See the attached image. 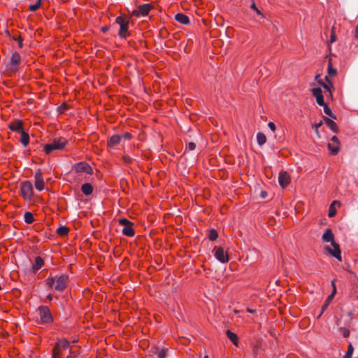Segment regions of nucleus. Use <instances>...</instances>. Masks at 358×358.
Here are the masks:
<instances>
[{"instance_id": "nucleus-1", "label": "nucleus", "mask_w": 358, "mask_h": 358, "mask_svg": "<svg viewBox=\"0 0 358 358\" xmlns=\"http://www.w3.org/2000/svg\"><path fill=\"white\" fill-rule=\"evenodd\" d=\"M69 278L66 275H62L59 277L49 276L46 280V284L49 288H55L59 292L64 291L67 285Z\"/></svg>"}, {"instance_id": "nucleus-2", "label": "nucleus", "mask_w": 358, "mask_h": 358, "mask_svg": "<svg viewBox=\"0 0 358 358\" xmlns=\"http://www.w3.org/2000/svg\"><path fill=\"white\" fill-rule=\"evenodd\" d=\"M68 141L64 138H54L51 143L46 144L44 147V150L47 154H50L55 150L64 149Z\"/></svg>"}, {"instance_id": "nucleus-3", "label": "nucleus", "mask_w": 358, "mask_h": 358, "mask_svg": "<svg viewBox=\"0 0 358 358\" xmlns=\"http://www.w3.org/2000/svg\"><path fill=\"white\" fill-rule=\"evenodd\" d=\"M120 224L122 225L124 227L122 229V233L127 236H134L135 234V231L133 228L134 224L128 220L126 218H122L119 220Z\"/></svg>"}, {"instance_id": "nucleus-4", "label": "nucleus", "mask_w": 358, "mask_h": 358, "mask_svg": "<svg viewBox=\"0 0 358 358\" xmlns=\"http://www.w3.org/2000/svg\"><path fill=\"white\" fill-rule=\"evenodd\" d=\"M69 345L70 343L67 340L59 341L53 348L52 358H60V351L68 349Z\"/></svg>"}, {"instance_id": "nucleus-5", "label": "nucleus", "mask_w": 358, "mask_h": 358, "mask_svg": "<svg viewBox=\"0 0 358 358\" xmlns=\"http://www.w3.org/2000/svg\"><path fill=\"white\" fill-rule=\"evenodd\" d=\"M39 316L43 323H50L52 322L53 318L50 310L47 306H41L38 308Z\"/></svg>"}, {"instance_id": "nucleus-6", "label": "nucleus", "mask_w": 358, "mask_h": 358, "mask_svg": "<svg viewBox=\"0 0 358 358\" xmlns=\"http://www.w3.org/2000/svg\"><path fill=\"white\" fill-rule=\"evenodd\" d=\"M21 194L24 199L30 200L33 194L32 184L29 181H24L21 185Z\"/></svg>"}, {"instance_id": "nucleus-7", "label": "nucleus", "mask_w": 358, "mask_h": 358, "mask_svg": "<svg viewBox=\"0 0 358 358\" xmlns=\"http://www.w3.org/2000/svg\"><path fill=\"white\" fill-rule=\"evenodd\" d=\"M115 22L120 25L119 35L122 38H126L128 30V20L122 16H119L116 18Z\"/></svg>"}, {"instance_id": "nucleus-8", "label": "nucleus", "mask_w": 358, "mask_h": 358, "mask_svg": "<svg viewBox=\"0 0 358 358\" xmlns=\"http://www.w3.org/2000/svg\"><path fill=\"white\" fill-rule=\"evenodd\" d=\"M21 57L20 55L15 52L12 54L10 62L6 65V69L11 71H16L17 66L20 64Z\"/></svg>"}, {"instance_id": "nucleus-9", "label": "nucleus", "mask_w": 358, "mask_h": 358, "mask_svg": "<svg viewBox=\"0 0 358 358\" xmlns=\"http://www.w3.org/2000/svg\"><path fill=\"white\" fill-rule=\"evenodd\" d=\"M215 258L221 263H226L229 261L228 254L221 247H215L213 249Z\"/></svg>"}, {"instance_id": "nucleus-10", "label": "nucleus", "mask_w": 358, "mask_h": 358, "mask_svg": "<svg viewBox=\"0 0 358 358\" xmlns=\"http://www.w3.org/2000/svg\"><path fill=\"white\" fill-rule=\"evenodd\" d=\"M331 245L333 246V248H331L329 246H327L325 247V250L328 252V253L336 258L338 261H341V251L340 250L339 245L336 242H333Z\"/></svg>"}, {"instance_id": "nucleus-11", "label": "nucleus", "mask_w": 358, "mask_h": 358, "mask_svg": "<svg viewBox=\"0 0 358 358\" xmlns=\"http://www.w3.org/2000/svg\"><path fill=\"white\" fill-rule=\"evenodd\" d=\"M34 185L39 191L44 189V180L40 169H38L34 173Z\"/></svg>"}, {"instance_id": "nucleus-12", "label": "nucleus", "mask_w": 358, "mask_h": 358, "mask_svg": "<svg viewBox=\"0 0 358 358\" xmlns=\"http://www.w3.org/2000/svg\"><path fill=\"white\" fill-rule=\"evenodd\" d=\"M331 143L328 144V148L333 155H336L340 150V141L336 136L331 137Z\"/></svg>"}, {"instance_id": "nucleus-13", "label": "nucleus", "mask_w": 358, "mask_h": 358, "mask_svg": "<svg viewBox=\"0 0 358 358\" xmlns=\"http://www.w3.org/2000/svg\"><path fill=\"white\" fill-rule=\"evenodd\" d=\"M278 182L280 185L285 188L290 182L289 174L286 171H281L279 173Z\"/></svg>"}, {"instance_id": "nucleus-14", "label": "nucleus", "mask_w": 358, "mask_h": 358, "mask_svg": "<svg viewBox=\"0 0 358 358\" xmlns=\"http://www.w3.org/2000/svg\"><path fill=\"white\" fill-rule=\"evenodd\" d=\"M75 170L77 173H90L91 171V167L89 164H87L86 162H82L77 163L75 165Z\"/></svg>"}, {"instance_id": "nucleus-15", "label": "nucleus", "mask_w": 358, "mask_h": 358, "mask_svg": "<svg viewBox=\"0 0 358 358\" xmlns=\"http://www.w3.org/2000/svg\"><path fill=\"white\" fill-rule=\"evenodd\" d=\"M331 285L333 287L332 293L330 295H329L328 297L327 298L324 304L322 307V310H321V313H320V316L323 313V312L325 310V309L328 307L329 304L330 303V302L334 297V295L336 292V287L334 281H331Z\"/></svg>"}, {"instance_id": "nucleus-16", "label": "nucleus", "mask_w": 358, "mask_h": 358, "mask_svg": "<svg viewBox=\"0 0 358 358\" xmlns=\"http://www.w3.org/2000/svg\"><path fill=\"white\" fill-rule=\"evenodd\" d=\"M9 129L13 131H16L18 133H21L23 131L22 130V122L21 120H15V122H11L9 126Z\"/></svg>"}, {"instance_id": "nucleus-17", "label": "nucleus", "mask_w": 358, "mask_h": 358, "mask_svg": "<svg viewBox=\"0 0 358 358\" xmlns=\"http://www.w3.org/2000/svg\"><path fill=\"white\" fill-rule=\"evenodd\" d=\"M167 348H152L151 352L157 356V358H165L166 356Z\"/></svg>"}, {"instance_id": "nucleus-18", "label": "nucleus", "mask_w": 358, "mask_h": 358, "mask_svg": "<svg viewBox=\"0 0 358 358\" xmlns=\"http://www.w3.org/2000/svg\"><path fill=\"white\" fill-rule=\"evenodd\" d=\"M122 137L119 135H113L108 141V145L110 148H115L121 141Z\"/></svg>"}, {"instance_id": "nucleus-19", "label": "nucleus", "mask_w": 358, "mask_h": 358, "mask_svg": "<svg viewBox=\"0 0 358 358\" xmlns=\"http://www.w3.org/2000/svg\"><path fill=\"white\" fill-rule=\"evenodd\" d=\"M334 234L332 233V231L330 229H327L322 235V239L324 242H331V243L333 242H335L334 241Z\"/></svg>"}, {"instance_id": "nucleus-20", "label": "nucleus", "mask_w": 358, "mask_h": 358, "mask_svg": "<svg viewBox=\"0 0 358 358\" xmlns=\"http://www.w3.org/2000/svg\"><path fill=\"white\" fill-rule=\"evenodd\" d=\"M175 20L182 24H188L189 19L188 16L183 13H178L175 16Z\"/></svg>"}, {"instance_id": "nucleus-21", "label": "nucleus", "mask_w": 358, "mask_h": 358, "mask_svg": "<svg viewBox=\"0 0 358 358\" xmlns=\"http://www.w3.org/2000/svg\"><path fill=\"white\" fill-rule=\"evenodd\" d=\"M324 120L326 123V124L328 126V127L334 133H338V129L336 124L331 119L324 117Z\"/></svg>"}, {"instance_id": "nucleus-22", "label": "nucleus", "mask_w": 358, "mask_h": 358, "mask_svg": "<svg viewBox=\"0 0 358 358\" xmlns=\"http://www.w3.org/2000/svg\"><path fill=\"white\" fill-rule=\"evenodd\" d=\"M44 264V261L41 257H37L35 259V263L32 265V271L36 273Z\"/></svg>"}, {"instance_id": "nucleus-23", "label": "nucleus", "mask_w": 358, "mask_h": 358, "mask_svg": "<svg viewBox=\"0 0 358 358\" xmlns=\"http://www.w3.org/2000/svg\"><path fill=\"white\" fill-rule=\"evenodd\" d=\"M151 8H152L151 5L148 4V3L139 6L138 10H139L140 15H141L143 16L147 15L149 13Z\"/></svg>"}, {"instance_id": "nucleus-24", "label": "nucleus", "mask_w": 358, "mask_h": 358, "mask_svg": "<svg viewBox=\"0 0 358 358\" xmlns=\"http://www.w3.org/2000/svg\"><path fill=\"white\" fill-rule=\"evenodd\" d=\"M81 190L85 195L89 196L92 193L93 187L90 183H84L81 187Z\"/></svg>"}, {"instance_id": "nucleus-25", "label": "nucleus", "mask_w": 358, "mask_h": 358, "mask_svg": "<svg viewBox=\"0 0 358 358\" xmlns=\"http://www.w3.org/2000/svg\"><path fill=\"white\" fill-rule=\"evenodd\" d=\"M20 134H21L20 142L24 147H26L29 144V134L24 131H22Z\"/></svg>"}, {"instance_id": "nucleus-26", "label": "nucleus", "mask_w": 358, "mask_h": 358, "mask_svg": "<svg viewBox=\"0 0 358 358\" xmlns=\"http://www.w3.org/2000/svg\"><path fill=\"white\" fill-rule=\"evenodd\" d=\"M226 334L229 339L231 340V341L235 345H238V336L236 334L231 332L230 330H227L226 332Z\"/></svg>"}, {"instance_id": "nucleus-27", "label": "nucleus", "mask_w": 358, "mask_h": 358, "mask_svg": "<svg viewBox=\"0 0 358 358\" xmlns=\"http://www.w3.org/2000/svg\"><path fill=\"white\" fill-rule=\"evenodd\" d=\"M257 141L259 145H263L266 141V137L263 133L259 132L257 134Z\"/></svg>"}, {"instance_id": "nucleus-28", "label": "nucleus", "mask_w": 358, "mask_h": 358, "mask_svg": "<svg viewBox=\"0 0 358 358\" xmlns=\"http://www.w3.org/2000/svg\"><path fill=\"white\" fill-rule=\"evenodd\" d=\"M318 83L323 87L324 89L329 92L330 96L332 95L331 89L333 87V85L331 83H324L322 80H319Z\"/></svg>"}, {"instance_id": "nucleus-29", "label": "nucleus", "mask_w": 358, "mask_h": 358, "mask_svg": "<svg viewBox=\"0 0 358 358\" xmlns=\"http://www.w3.org/2000/svg\"><path fill=\"white\" fill-rule=\"evenodd\" d=\"M69 231V229L65 226H60L57 229V233L59 236H66L68 234Z\"/></svg>"}, {"instance_id": "nucleus-30", "label": "nucleus", "mask_w": 358, "mask_h": 358, "mask_svg": "<svg viewBox=\"0 0 358 358\" xmlns=\"http://www.w3.org/2000/svg\"><path fill=\"white\" fill-rule=\"evenodd\" d=\"M24 222L27 224H31L34 221V216L31 213L26 212L24 215Z\"/></svg>"}, {"instance_id": "nucleus-31", "label": "nucleus", "mask_w": 358, "mask_h": 358, "mask_svg": "<svg viewBox=\"0 0 358 358\" xmlns=\"http://www.w3.org/2000/svg\"><path fill=\"white\" fill-rule=\"evenodd\" d=\"M328 74L329 76H335L336 75V69H334L333 66H332V64H331V59L329 60V64H328Z\"/></svg>"}, {"instance_id": "nucleus-32", "label": "nucleus", "mask_w": 358, "mask_h": 358, "mask_svg": "<svg viewBox=\"0 0 358 358\" xmlns=\"http://www.w3.org/2000/svg\"><path fill=\"white\" fill-rule=\"evenodd\" d=\"M323 106L324 113L331 117L332 119L336 120V116L331 112V110L329 108V107L327 104Z\"/></svg>"}, {"instance_id": "nucleus-33", "label": "nucleus", "mask_w": 358, "mask_h": 358, "mask_svg": "<svg viewBox=\"0 0 358 358\" xmlns=\"http://www.w3.org/2000/svg\"><path fill=\"white\" fill-rule=\"evenodd\" d=\"M354 352V348L351 343L349 344L348 348V351L343 358H352V354Z\"/></svg>"}, {"instance_id": "nucleus-34", "label": "nucleus", "mask_w": 358, "mask_h": 358, "mask_svg": "<svg viewBox=\"0 0 358 358\" xmlns=\"http://www.w3.org/2000/svg\"><path fill=\"white\" fill-rule=\"evenodd\" d=\"M218 236L217 232L215 229H211L209 231L208 238L210 241H215Z\"/></svg>"}, {"instance_id": "nucleus-35", "label": "nucleus", "mask_w": 358, "mask_h": 358, "mask_svg": "<svg viewBox=\"0 0 358 358\" xmlns=\"http://www.w3.org/2000/svg\"><path fill=\"white\" fill-rule=\"evenodd\" d=\"M42 0H37L34 4L29 5V10L31 11H36L41 6Z\"/></svg>"}, {"instance_id": "nucleus-36", "label": "nucleus", "mask_w": 358, "mask_h": 358, "mask_svg": "<svg viewBox=\"0 0 358 358\" xmlns=\"http://www.w3.org/2000/svg\"><path fill=\"white\" fill-rule=\"evenodd\" d=\"M336 214V210L335 208V206H334V203H331L329 208V213L328 216L329 217H333Z\"/></svg>"}, {"instance_id": "nucleus-37", "label": "nucleus", "mask_w": 358, "mask_h": 358, "mask_svg": "<svg viewBox=\"0 0 358 358\" xmlns=\"http://www.w3.org/2000/svg\"><path fill=\"white\" fill-rule=\"evenodd\" d=\"M312 94L315 97H318L319 96L322 95V90L320 87L314 88L312 90Z\"/></svg>"}, {"instance_id": "nucleus-38", "label": "nucleus", "mask_w": 358, "mask_h": 358, "mask_svg": "<svg viewBox=\"0 0 358 358\" xmlns=\"http://www.w3.org/2000/svg\"><path fill=\"white\" fill-rule=\"evenodd\" d=\"M322 125V121H320L318 123H315V124H313V129H314L315 133L317 136H320L318 129Z\"/></svg>"}, {"instance_id": "nucleus-39", "label": "nucleus", "mask_w": 358, "mask_h": 358, "mask_svg": "<svg viewBox=\"0 0 358 358\" xmlns=\"http://www.w3.org/2000/svg\"><path fill=\"white\" fill-rule=\"evenodd\" d=\"M316 101H317V103L319 105V106H324L326 103H324V97H323V95L322 96H319L318 97L316 98Z\"/></svg>"}, {"instance_id": "nucleus-40", "label": "nucleus", "mask_w": 358, "mask_h": 358, "mask_svg": "<svg viewBox=\"0 0 358 358\" xmlns=\"http://www.w3.org/2000/svg\"><path fill=\"white\" fill-rule=\"evenodd\" d=\"M340 331L344 337H348L350 335V331L345 328H341Z\"/></svg>"}, {"instance_id": "nucleus-41", "label": "nucleus", "mask_w": 358, "mask_h": 358, "mask_svg": "<svg viewBox=\"0 0 358 358\" xmlns=\"http://www.w3.org/2000/svg\"><path fill=\"white\" fill-rule=\"evenodd\" d=\"M122 159H123L124 162L126 164H130L132 162V159L127 155H124L122 157Z\"/></svg>"}, {"instance_id": "nucleus-42", "label": "nucleus", "mask_w": 358, "mask_h": 358, "mask_svg": "<svg viewBox=\"0 0 358 358\" xmlns=\"http://www.w3.org/2000/svg\"><path fill=\"white\" fill-rule=\"evenodd\" d=\"M250 8L252 9H253L254 10H255L257 13V15H262V13L260 12V10L256 7L255 3H252L250 6Z\"/></svg>"}, {"instance_id": "nucleus-43", "label": "nucleus", "mask_w": 358, "mask_h": 358, "mask_svg": "<svg viewBox=\"0 0 358 358\" xmlns=\"http://www.w3.org/2000/svg\"><path fill=\"white\" fill-rule=\"evenodd\" d=\"M68 108V106L66 104L63 103L59 107V111L62 113H64L66 109Z\"/></svg>"}, {"instance_id": "nucleus-44", "label": "nucleus", "mask_w": 358, "mask_h": 358, "mask_svg": "<svg viewBox=\"0 0 358 358\" xmlns=\"http://www.w3.org/2000/svg\"><path fill=\"white\" fill-rule=\"evenodd\" d=\"M196 148V144L193 142H189L187 145V148L189 150H194Z\"/></svg>"}, {"instance_id": "nucleus-45", "label": "nucleus", "mask_w": 358, "mask_h": 358, "mask_svg": "<svg viewBox=\"0 0 358 358\" xmlns=\"http://www.w3.org/2000/svg\"><path fill=\"white\" fill-rule=\"evenodd\" d=\"M14 40L17 41V43H18V45L20 48H22V39L20 36L17 37V38H13Z\"/></svg>"}, {"instance_id": "nucleus-46", "label": "nucleus", "mask_w": 358, "mask_h": 358, "mask_svg": "<svg viewBox=\"0 0 358 358\" xmlns=\"http://www.w3.org/2000/svg\"><path fill=\"white\" fill-rule=\"evenodd\" d=\"M268 127H269V129L274 131L275 130V125L273 122H269L268 124Z\"/></svg>"}, {"instance_id": "nucleus-47", "label": "nucleus", "mask_w": 358, "mask_h": 358, "mask_svg": "<svg viewBox=\"0 0 358 358\" xmlns=\"http://www.w3.org/2000/svg\"><path fill=\"white\" fill-rule=\"evenodd\" d=\"M334 28H332V34H331V36L330 38L331 43H334V41H336V35L334 33Z\"/></svg>"}, {"instance_id": "nucleus-48", "label": "nucleus", "mask_w": 358, "mask_h": 358, "mask_svg": "<svg viewBox=\"0 0 358 358\" xmlns=\"http://www.w3.org/2000/svg\"><path fill=\"white\" fill-rule=\"evenodd\" d=\"M121 137L124 138V139L129 140L131 137V135L129 133H125Z\"/></svg>"}, {"instance_id": "nucleus-49", "label": "nucleus", "mask_w": 358, "mask_h": 358, "mask_svg": "<svg viewBox=\"0 0 358 358\" xmlns=\"http://www.w3.org/2000/svg\"><path fill=\"white\" fill-rule=\"evenodd\" d=\"M260 196L262 199H265L267 196V192L265 191H262Z\"/></svg>"}, {"instance_id": "nucleus-50", "label": "nucleus", "mask_w": 358, "mask_h": 358, "mask_svg": "<svg viewBox=\"0 0 358 358\" xmlns=\"http://www.w3.org/2000/svg\"><path fill=\"white\" fill-rule=\"evenodd\" d=\"M355 37L356 40L358 41V24L355 27Z\"/></svg>"}, {"instance_id": "nucleus-51", "label": "nucleus", "mask_w": 358, "mask_h": 358, "mask_svg": "<svg viewBox=\"0 0 358 358\" xmlns=\"http://www.w3.org/2000/svg\"><path fill=\"white\" fill-rule=\"evenodd\" d=\"M76 356V353L73 352V351H70V355L67 357V358H73Z\"/></svg>"}, {"instance_id": "nucleus-52", "label": "nucleus", "mask_w": 358, "mask_h": 358, "mask_svg": "<svg viewBox=\"0 0 358 358\" xmlns=\"http://www.w3.org/2000/svg\"><path fill=\"white\" fill-rule=\"evenodd\" d=\"M139 15H140V13H139V10L138 9L133 10L132 15L138 16Z\"/></svg>"}, {"instance_id": "nucleus-53", "label": "nucleus", "mask_w": 358, "mask_h": 358, "mask_svg": "<svg viewBox=\"0 0 358 358\" xmlns=\"http://www.w3.org/2000/svg\"><path fill=\"white\" fill-rule=\"evenodd\" d=\"M108 30H109V27H102V31H103V32H106V31H108Z\"/></svg>"}, {"instance_id": "nucleus-54", "label": "nucleus", "mask_w": 358, "mask_h": 358, "mask_svg": "<svg viewBox=\"0 0 358 358\" xmlns=\"http://www.w3.org/2000/svg\"><path fill=\"white\" fill-rule=\"evenodd\" d=\"M331 203H334V206L335 204H338V206L341 205V203L338 201H334Z\"/></svg>"}, {"instance_id": "nucleus-55", "label": "nucleus", "mask_w": 358, "mask_h": 358, "mask_svg": "<svg viewBox=\"0 0 358 358\" xmlns=\"http://www.w3.org/2000/svg\"><path fill=\"white\" fill-rule=\"evenodd\" d=\"M324 79H325V80H326V82H327V83H331V82H330V80L329 79V77H328L327 76H325Z\"/></svg>"}, {"instance_id": "nucleus-56", "label": "nucleus", "mask_w": 358, "mask_h": 358, "mask_svg": "<svg viewBox=\"0 0 358 358\" xmlns=\"http://www.w3.org/2000/svg\"><path fill=\"white\" fill-rule=\"evenodd\" d=\"M48 299H49V300H50V301L52 299V296H51L50 294H49V295L48 296Z\"/></svg>"}, {"instance_id": "nucleus-57", "label": "nucleus", "mask_w": 358, "mask_h": 358, "mask_svg": "<svg viewBox=\"0 0 358 358\" xmlns=\"http://www.w3.org/2000/svg\"><path fill=\"white\" fill-rule=\"evenodd\" d=\"M319 77H320V74L316 75L315 77V80H317Z\"/></svg>"}, {"instance_id": "nucleus-58", "label": "nucleus", "mask_w": 358, "mask_h": 358, "mask_svg": "<svg viewBox=\"0 0 358 358\" xmlns=\"http://www.w3.org/2000/svg\"><path fill=\"white\" fill-rule=\"evenodd\" d=\"M203 358H208V355H206Z\"/></svg>"}, {"instance_id": "nucleus-59", "label": "nucleus", "mask_w": 358, "mask_h": 358, "mask_svg": "<svg viewBox=\"0 0 358 358\" xmlns=\"http://www.w3.org/2000/svg\"><path fill=\"white\" fill-rule=\"evenodd\" d=\"M357 358H358V357H357Z\"/></svg>"}]
</instances>
